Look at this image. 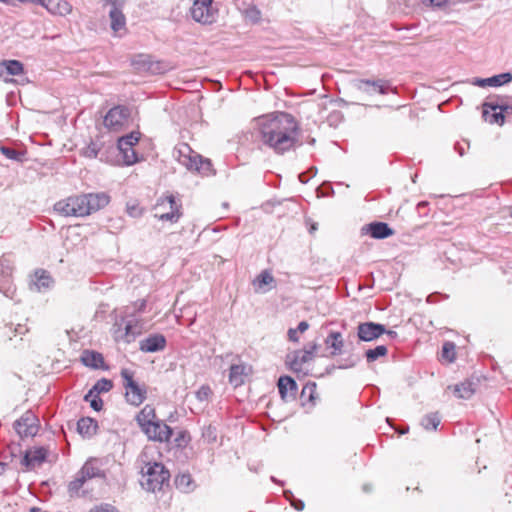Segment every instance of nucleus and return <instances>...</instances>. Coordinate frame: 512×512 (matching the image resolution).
I'll use <instances>...</instances> for the list:
<instances>
[{"instance_id": "obj_8", "label": "nucleus", "mask_w": 512, "mask_h": 512, "mask_svg": "<svg viewBox=\"0 0 512 512\" xmlns=\"http://www.w3.org/2000/svg\"><path fill=\"white\" fill-rule=\"evenodd\" d=\"M317 345L314 343L307 344L303 350L294 351L287 354L286 363L293 372H301L305 363L312 360Z\"/></svg>"}, {"instance_id": "obj_45", "label": "nucleus", "mask_w": 512, "mask_h": 512, "mask_svg": "<svg viewBox=\"0 0 512 512\" xmlns=\"http://www.w3.org/2000/svg\"><path fill=\"white\" fill-rule=\"evenodd\" d=\"M89 512H117L116 509L108 504H102L93 507Z\"/></svg>"}, {"instance_id": "obj_38", "label": "nucleus", "mask_w": 512, "mask_h": 512, "mask_svg": "<svg viewBox=\"0 0 512 512\" xmlns=\"http://www.w3.org/2000/svg\"><path fill=\"white\" fill-rule=\"evenodd\" d=\"M387 351L388 350L385 345H379V346L375 347L374 349H368L365 352V356H366L368 362H374L379 357L385 356L387 354Z\"/></svg>"}, {"instance_id": "obj_21", "label": "nucleus", "mask_w": 512, "mask_h": 512, "mask_svg": "<svg viewBox=\"0 0 512 512\" xmlns=\"http://www.w3.org/2000/svg\"><path fill=\"white\" fill-rule=\"evenodd\" d=\"M166 346V339L161 334L150 335L140 342V350L143 352H157L161 351Z\"/></svg>"}, {"instance_id": "obj_53", "label": "nucleus", "mask_w": 512, "mask_h": 512, "mask_svg": "<svg viewBox=\"0 0 512 512\" xmlns=\"http://www.w3.org/2000/svg\"><path fill=\"white\" fill-rule=\"evenodd\" d=\"M285 497H286V498H287V500H289L290 502H291L293 499H295V498H294V495H293V494H292V492H290V491L285 492Z\"/></svg>"}, {"instance_id": "obj_27", "label": "nucleus", "mask_w": 512, "mask_h": 512, "mask_svg": "<svg viewBox=\"0 0 512 512\" xmlns=\"http://www.w3.org/2000/svg\"><path fill=\"white\" fill-rule=\"evenodd\" d=\"M47 456V450L44 448H37L31 451L26 452L23 458V464L27 467H35L36 465L41 464Z\"/></svg>"}, {"instance_id": "obj_29", "label": "nucleus", "mask_w": 512, "mask_h": 512, "mask_svg": "<svg viewBox=\"0 0 512 512\" xmlns=\"http://www.w3.org/2000/svg\"><path fill=\"white\" fill-rule=\"evenodd\" d=\"M13 265L8 258H0V289H2L12 276Z\"/></svg>"}, {"instance_id": "obj_17", "label": "nucleus", "mask_w": 512, "mask_h": 512, "mask_svg": "<svg viewBox=\"0 0 512 512\" xmlns=\"http://www.w3.org/2000/svg\"><path fill=\"white\" fill-rule=\"evenodd\" d=\"M141 333V327L138 324V321H128L125 324L124 331L121 329V325L114 331L115 340H123L124 342L130 343L133 341L137 335Z\"/></svg>"}, {"instance_id": "obj_55", "label": "nucleus", "mask_w": 512, "mask_h": 512, "mask_svg": "<svg viewBox=\"0 0 512 512\" xmlns=\"http://www.w3.org/2000/svg\"><path fill=\"white\" fill-rule=\"evenodd\" d=\"M385 333H387L388 336H390L392 338L397 336V333L395 331H386Z\"/></svg>"}, {"instance_id": "obj_31", "label": "nucleus", "mask_w": 512, "mask_h": 512, "mask_svg": "<svg viewBox=\"0 0 512 512\" xmlns=\"http://www.w3.org/2000/svg\"><path fill=\"white\" fill-rule=\"evenodd\" d=\"M506 100L504 98L500 97H490L484 104H483V117L486 121H489L490 119V113L489 110L494 111V113L497 110H500L502 104H504Z\"/></svg>"}, {"instance_id": "obj_33", "label": "nucleus", "mask_w": 512, "mask_h": 512, "mask_svg": "<svg viewBox=\"0 0 512 512\" xmlns=\"http://www.w3.org/2000/svg\"><path fill=\"white\" fill-rule=\"evenodd\" d=\"M453 391L458 398L469 399L475 392L473 384L471 382H463L453 387Z\"/></svg>"}, {"instance_id": "obj_4", "label": "nucleus", "mask_w": 512, "mask_h": 512, "mask_svg": "<svg viewBox=\"0 0 512 512\" xmlns=\"http://www.w3.org/2000/svg\"><path fill=\"white\" fill-rule=\"evenodd\" d=\"M121 377L123 379V387L125 389V398L127 402L134 406L141 405L146 399V388L144 385H139L134 380L133 372L129 369L121 370Z\"/></svg>"}, {"instance_id": "obj_54", "label": "nucleus", "mask_w": 512, "mask_h": 512, "mask_svg": "<svg viewBox=\"0 0 512 512\" xmlns=\"http://www.w3.org/2000/svg\"><path fill=\"white\" fill-rule=\"evenodd\" d=\"M316 230H317V225L316 224H312L310 229H309V232L310 233H314Z\"/></svg>"}, {"instance_id": "obj_30", "label": "nucleus", "mask_w": 512, "mask_h": 512, "mask_svg": "<svg viewBox=\"0 0 512 512\" xmlns=\"http://www.w3.org/2000/svg\"><path fill=\"white\" fill-rule=\"evenodd\" d=\"M97 429V422L92 418H81L77 423L78 432L85 437L92 436Z\"/></svg>"}, {"instance_id": "obj_10", "label": "nucleus", "mask_w": 512, "mask_h": 512, "mask_svg": "<svg viewBox=\"0 0 512 512\" xmlns=\"http://www.w3.org/2000/svg\"><path fill=\"white\" fill-rule=\"evenodd\" d=\"M104 6L108 8V14L111 20V29L117 33L125 29L126 19L122 12L124 0H103Z\"/></svg>"}, {"instance_id": "obj_25", "label": "nucleus", "mask_w": 512, "mask_h": 512, "mask_svg": "<svg viewBox=\"0 0 512 512\" xmlns=\"http://www.w3.org/2000/svg\"><path fill=\"white\" fill-rule=\"evenodd\" d=\"M249 368L244 364H234L230 367L229 382L234 386H241L247 375Z\"/></svg>"}, {"instance_id": "obj_43", "label": "nucleus", "mask_w": 512, "mask_h": 512, "mask_svg": "<svg viewBox=\"0 0 512 512\" xmlns=\"http://www.w3.org/2000/svg\"><path fill=\"white\" fill-rule=\"evenodd\" d=\"M245 18L253 23H256L260 19V11L256 7H249L245 10Z\"/></svg>"}, {"instance_id": "obj_14", "label": "nucleus", "mask_w": 512, "mask_h": 512, "mask_svg": "<svg viewBox=\"0 0 512 512\" xmlns=\"http://www.w3.org/2000/svg\"><path fill=\"white\" fill-rule=\"evenodd\" d=\"M182 163L189 170H195L202 175H209L212 171V164L209 159H204L198 154L182 155Z\"/></svg>"}, {"instance_id": "obj_2", "label": "nucleus", "mask_w": 512, "mask_h": 512, "mask_svg": "<svg viewBox=\"0 0 512 512\" xmlns=\"http://www.w3.org/2000/svg\"><path fill=\"white\" fill-rule=\"evenodd\" d=\"M106 193H90L71 196L58 201L54 209L62 216L84 217L104 208L109 203Z\"/></svg>"}, {"instance_id": "obj_51", "label": "nucleus", "mask_w": 512, "mask_h": 512, "mask_svg": "<svg viewBox=\"0 0 512 512\" xmlns=\"http://www.w3.org/2000/svg\"><path fill=\"white\" fill-rule=\"evenodd\" d=\"M309 328V324L306 322V321H301L299 324H298V327L296 328V330L300 333H303L305 332L307 329Z\"/></svg>"}, {"instance_id": "obj_39", "label": "nucleus", "mask_w": 512, "mask_h": 512, "mask_svg": "<svg viewBox=\"0 0 512 512\" xmlns=\"http://www.w3.org/2000/svg\"><path fill=\"white\" fill-rule=\"evenodd\" d=\"M84 400L90 403V406L95 411H100L103 406V401L99 397V394L89 390L88 393L84 396Z\"/></svg>"}, {"instance_id": "obj_1", "label": "nucleus", "mask_w": 512, "mask_h": 512, "mask_svg": "<svg viewBox=\"0 0 512 512\" xmlns=\"http://www.w3.org/2000/svg\"><path fill=\"white\" fill-rule=\"evenodd\" d=\"M256 129L260 141L283 154L293 149L298 142V124L288 113H275L256 119Z\"/></svg>"}, {"instance_id": "obj_50", "label": "nucleus", "mask_w": 512, "mask_h": 512, "mask_svg": "<svg viewBox=\"0 0 512 512\" xmlns=\"http://www.w3.org/2000/svg\"><path fill=\"white\" fill-rule=\"evenodd\" d=\"M146 307V301L144 299L139 300L135 303V308L138 312H142Z\"/></svg>"}, {"instance_id": "obj_26", "label": "nucleus", "mask_w": 512, "mask_h": 512, "mask_svg": "<svg viewBox=\"0 0 512 512\" xmlns=\"http://www.w3.org/2000/svg\"><path fill=\"white\" fill-rule=\"evenodd\" d=\"M326 349L331 355H338L342 352L343 336L340 332H331L325 339Z\"/></svg>"}, {"instance_id": "obj_35", "label": "nucleus", "mask_w": 512, "mask_h": 512, "mask_svg": "<svg viewBox=\"0 0 512 512\" xmlns=\"http://www.w3.org/2000/svg\"><path fill=\"white\" fill-rule=\"evenodd\" d=\"M510 114H512V104L509 105L505 102L502 104L499 112H495L490 115L489 122L503 124L505 116Z\"/></svg>"}, {"instance_id": "obj_20", "label": "nucleus", "mask_w": 512, "mask_h": 512, "mask_svg": "<svg viewBox=\"0 0 512 512\" xmlns=\"http://www.w3.org/2000/svg\"><path fill=\"white\" fill-rule=\"evenodd\" d=\"M279 394L284 401L295 399L297 384L290 376H281L278 380Z\"/></svg>"}, {"instance_id": "obj_49", "label": "nucleus", "mask_w": 512, "mask_h": 512, "mask_svg": "<svg viewBox=\"0 0 512 512\" xmlns=\"http://www.w3.org/2000/svg\"><path fill=\"white\" fill-rule=\"evenodd\" d=\"M297 333H298V331L296 329L290 328L288 330V338H289V340L293 341V342H297L298 341Z\"/></svg>"}, {"instance_id": "obj_24", "label": "nucleus", "mask_w": 512, "mask_h": 512, "mask_svg": "<svg viewBox=\"0 0 512 512\" xmlns=\"http://www.w3.org/2000/svg\"><path fill=\"white\" fill-rule=\"evenodd\" d=\"M512 81V74L511 73H502L498 75H494L489 78H475L473 80V85L479 86V87H498L503 84L509 83Z\"/></svg>"}, {"instance_id": "obj_58", "label": "nucleus", "mask_w": 512, "mask_h": 512, "mask_svg": "<svg viewBox=\"0 0 512 512\" xmlns=\"http://www.w3.org/2000/svg\"><path fill=\"white\" fill-rule=\"evenodd\" d=\"M511 216H512V212H511Z\"/></svg>"}, {"instance_id": "obj_18", "label": "nucleus", "mask_w": 512, "mask_h": 512, "mask_svg": "<svg viewBox=\"0 0 512 512\" xmlns=\"http://www.w3.org/2000/svg\"><path fill=\"white\" fill-rule=\"evenodd\" d=\"M276 281L269 270H263L252 282L256 293L264 294L275 287Z\"/></svg>"}, {"instance_id": "obj_34", "label": "nucleus", "mask_w": 512, "mask_h": 512, "mask_svg": "<svg viewBox=\"0 0 512 512\" xmlns=\"http://www.w3.org/2000/svg\"><path fill=\"white\" fill-rule=\"evenodd\" d=\"M175 485L181 492L188 493L194 489L192 477L189 474H181L175 478Z\"/></svg>"}, {"instance_id": "obj_9", "label": "nucleus", "mask_w": 512, "mask_h": 512, "mask_svg": "<svg viewBox=\"0 0 512 512\" xmlns=\"http://www.w3.org/2000/svg\"><path fill=\"white\" fill-rule=\"evenodd\" d=\"M139 139L140 133L132 132L118 140V149L126 165H132L138 161L137 154L133 147L138 143Z\"/></svg>"}, {"instance_id": "obj_42", "label": "nucleus", "mask_w": 512, "mask_h": 512, "mask_svg": "<svg viewBox=\"0 0 512 512\" xmlns=\"http://www.w3.org/2000/svg\"><path fill=\"white\" fill-rule=\"evenodd\" d=\"M0 151L2 152L3 155H5L9 159L16 160L19 162L23 161V159H24L23 153L18 152L12 148H9L6 146H1Z\"/></svg>"}, {"instance_id": "obj_12", "label": "nucleus", "mask_w": 512, "mask_h": 512, "mask_svg": "<svg viewBox=\"0 0 512 512\" xmlns=\"http://www.w3.org/2000/svg\"><path fill=\"white\" fill-rule=\"evenodd\" d=\"M143 432L148 436L149 439L159 442H167L172 436V429L160 420H156L153 423H150L146 428L143 429Z\"/></svg>"}, {"instance_id": "obj_3", "label": "nucleus", "mask_w": 512, "mask_h": 512, "mask_svg": "<svg viewBox=\"0 0 512 512\" xmlns=\"http://www.w3.org/2000/svg\"><path fill=\"white\" fill-rule=\"evenodd\" d=\"M170 474L162 463H146L142 467V487L150 492L162 489L164 483L168 482Z\"/></svg>"}, {"instance_id": "obj_15", "label": "nucleus", "mask_w": 512, "mask_h": 512, "mask_svg": "<svg viewBox=\"0 0 512 512\" xmlns=\"http://www.w3.org/2000/svg\"><path fill=\"white\" fill-rule=\"evenodd\" d=\"M386 332L384 325L374 322L360 323L357 328V335L362 341H373Z\"/></svg>"}, {"instance_id": "obj_23", "label": "nucleus", "mask_w": 512, "mask_h": 512, "mask_svg": "<svg viewBox=\"0 0 512 512\" xmlns=\"http://www.w3.org/2000/svg\"><path fill=\"white\" fill-rule=\"evenodd\" d=\"M80 472L89 480L92 478H104L105 472L102 469V463L97 458H90L88 459L82 468L80 469Z\"/></svg>"}, {"instance_id": "obj_37", "label": "nucleus", "mask_w": 512, "mask_h": 512, "mask_svg": "<svg viewBox=\"0 0 512 512\" xmlns=\"http://www.w3.org/2000/svg\"><path fill=\"white\" fill-rule=\"evenodd\" d=\"M439 424L440 417L437 413L427 414L421 420V425L426 430H436Z\"/></svg>"}, {"instance_id": "obj_7", "label": "nucleus", "mask_w": 512, "mask_h": 512, "mask_svg": "<svg viewBox=\"0 0 512 512\" xmlns=\"http://www.w3.org/2000/svg\"><path fill=\"white\" fill-rule=\"evenodd\" d=\"M213 0H193L190 9L192 18L202 24H211L216 21V10L212 7Z\"/></svg>"}, {"instance_id": "obj_47", "label": "nucleus", "mask_w": 512, "mask_h": 512, "mask_svg": "<svg viewBox=\"0 0 512 512\" xmlns=\"http://www.w3.org/2000/svg\"><path fill=\"white\" fill-rule=\"evenodd\" d=\"M85 155L89 158H96L98 155V149L95 144L89 145L85 150Z\"/></svg>"}, {"instance_id": "obj_5", "label": "nucleus", "mask_w": 512, "mask_h": 512, "mask_svg": "<svg viewBox=\"0 0 512 512\" xmlns=\"http://www.w3.org/2000/svg\"><path fill=\"white\" fill-rule=\"evenodd\" d=\"M155 209V216L162 221H170L174 223L177 222L181 216L180 206L172 195L159 199Z\"/></svg>"}, {"instance_id": "obj_32", "label": "nucleus", "mask_w": 512, "mask_h": 512, "mask_svg": "<svg viewBox=\"0 0 512 512\" xmlns=\"http://www.w3.org/2000/svg\"><path fill=\"white\" fill-rule=\"evenodd\" d=\"M81 360L85 366L99 368L103 364V357L94 351H84Z\"/></svg>"}, {"instance_id": "obj_52", "label": "nucleus", "mask_w": 512, "mask_h": 512, "mask_svg": "<svg viewBox=\"0 0 512 512\" xmlns=\"http://www.w3.org/2000/svg\"><path fill=\"white\" fill-rule=\"evenodd\" d=\"M423 2H427L429 3L430 5L432 6H441L442 4L445 3L446 0H422Z\"/></svg>"}, {"instance_id": "obj_6", "label": "nucleus", "mask_w": 512, "mask_h": 512, "mask_svg": "<svg viewBox=\"0 0 512 512\" xmlns=\"http://www.w3.org/2000/svg\"><path fill=\"white\" fill-rule=\"evenodd\" d=\"M354 88L358 92L360 100H367L376 94H387L390 86L382 80H358L354 82Z\"/></svg>"}, {"instance_id": "obj_57", "label": "nucleus", "mask_w": 512, "mask_h": 512, "mask_svg": "<svg viewBox=\"0 0 512 512\" xmlns=\"http://www.w3.org/2000/svg\"><path fill=\"white\" fill-rule=\"evenodd\" d=\"M320 191L322 192V195H327V194L324 192V187H322Z\"/></svg>"}, {"instance_id": "obj_22", "label": "nucleus", "mask_w": 512, "mask_h": 512, "mask_svg": "<svg viewBox=\"0 0 512 512\" xmlns=\"http://www.w3.org/2000/svg\"><path fill=\"white\" fill-rule=\"evenodd\" d=\"M51 14L65 16L72 11V6L65 0H39Z\"/></svg>"}, {"instance_id": "obj_13", "label": "nucleus", "mask_w": 512, "mask_h": 512, "mask_svg": "<svg viewBox=\"0 0 512 512\" xmlns=\"http://www.w3.org/2000/svg\"><path fill=\"white\" fill-rule=\"evenodd\" d=\"M128 110L125 107L117 106L108 111L104 118V125L114 131H118L127 121Z\"/></svg>"}, {"instance_id": "obj_19", "label": "nucleus", "mask_w": 512, "mask_h": 512, "mask_svg": "<svg viewBox=\"0 0 512 512\" xmlns=\"http://www.w3.org/2000/svg\"><path fill=\"white\" fill-rule=\"evenodd\" d=\"M23 72L24 66L18 60H3L0 62V77L7 83L14 82V80L9 79L8 76L21 75Z\"/></svg>"}, {"instance_id": "obj_48", "label": "nucleus", "mask_w": 512, "mask_h": 512, "mask_svg": "<svg viewBox=\"0 0 512 512\" xmlns=\"http://www.w3.org/2000/svg\"><path fill=\"white\" fill-rule=\"evenodd\" d=\"M291 505L298 511H302L304 509V502L298 499H293L291 501Z\"/></svg>"}, {"instance_id": "obj_36", "label": "nucleus", "mask_w": 512, "mask_h": 512, "mask_svg": "<svg viewBox=\"0 0 512 512\" xmlns=\"http://www.w3.org/2000/svg\"><path fill=\"white\" fill-rule=\"evenodd\" d=\"M87 480L88 479L79 471L76 474L75 479L71 481L68 485V492L70 496L78 495L80 489L83 487Z\"/></svg>"}, {"instance_id": "obj_44", "label": "nucleus", "mask_w": 512, "mask_h": 512, "mask_svg": "<svg viewBox=\"0 0 512 512\" xmlns=\"http://www.w3.org/2000/svg\"><path fill=\"white\" fill-rule=\"evenodd\" d=\"M212 391L209 386H201L196 392V397L200 401H206L209 399Z\"/></svg>"}, {"instance_id": "obj_28", "label": "nucleus", "mask_w": 512, "mask_h": 512, "mask_svg": "<svg viewBox=\"0 0 512 512\" xmlns=\"http://www.w3.org/2000/svg\"><path fill=\"white\" fill-rule=\"evenodd\" d=\"M136 420L143 430L150 423L156 421L155 409L151 405H145L142 410L138 413Z\"/></svg>"}, {"instance_id": "obj_41", "label": "nucleus", "mask_w": 512, "mask_h": 512, "mask_svg": "<svg viewBox=\"0 0 512 512\" xmlns=\"http://www.w3.org/2000/svg\"><path fill=\"white\" fill-rule=\"evenodd\" d=\"M455 354V344L453 342H445L442 347V358L451 363L455 360Z\"/></svg>"}, {"instance_id": "obj_11", "label": "nucleus", "mask_w": 512, "mask_h": 512, "mask_svg": "<svg viewBox=\"0 0 512 512\" xmlns=\"http://www.w3.org/2000/svg\"><path fill=\"white\" fill-rule=\"evenodd\" d=\"M14 428L21 438L35 436L38 432V419L33 412L26 411L15 421Z\"/></svg>"}, {"instance_id": "obj_56", "label": "nucleus", "mask_w": 512, "mask_h": 512, "mask_svg": "<svg viewBox=\"0 0 512 512\" xmlns=\"http://www.w3.org/2000/svg\"><path fill=\"white\" fill-rule=\"evenodd\" d=\"M1 3L10 4L12 0H0Z\"/></svg>"}, {"instance_id": "obj_46", "label": "nucleus", "mask_w": 512, "mask_h": 512, "mask_svg": "<svg viewBox=\"0 0 512 512\" xmlns=\"http://www.w3.org/2000/svg\"><path fill=\"white\" fill-rule=\"evenodd\" d=\"M36 285L40 288V287H49L50 285V277L48 275L45 274V272L43 271L41 276L38 277V282L36 283Z\"/></svg>"}, {"instance_id": "obj_40", "label": "nucleus", "mask_w": 512, "mask_h": 512, "mask_svg": "<svg viewBox=\"0 0 512 512\" xmlns=\"http://www.w3.org/2000/svg\"><path fill=\"white\" fill-rule=\"evenodd\" d=\"M113 387L112 381L106 378L98 380L94 386L90 389L91 391L100 394L109 392Z\"/></svg>"}, {"instance_id": "obj_16", "label": "nucleus", "mask_w": 512, "mask_h": 512, "mask_svg": "<svg viewBox=\"0 0 512 512\" xmlns=\"http://www.w3.org/2000/svg\"><path fill=\"white\" fill-rule=\"evenodd\" d=\"M361 235H370L375 239H385L394 235V230L391 229L387 223L384 222H372L364 225L360 230Z\"/></svg>"}]
</instances>
